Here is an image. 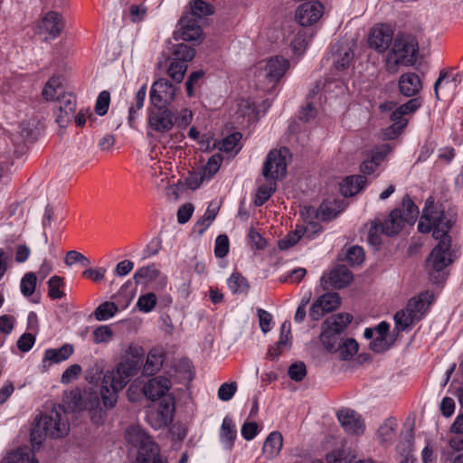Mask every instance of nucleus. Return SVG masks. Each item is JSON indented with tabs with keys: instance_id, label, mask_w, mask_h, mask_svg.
I'll return each mask as SVG.
<instances>
[{
	"instance_id": "nucleus-44",
	"label": "nucleus",
	"mask_w": 463,
	"mask_h": 463,
	"mask_svg": "<svg viewBox=\"0 0 463 463\" xmlns=\"http://www.w3.org/2000/svg\"><path fill=\"white\" fill-rule=\"evenodd\" d=\"M58 110L75 112L76 99L71 93H61L56 98Z\"/></svg>"
},
{
	"instance_id": "nucleus-53",
	"label": "nucleus",
	"mask_w": 463,
	"mask_h": 463,
	"mask_svg": "<svg viewBox=\"0 0 463 463\" xmlns=\"http://www.w3.org/2000/svg\"><path fill=\"white\" fill-rule=\"evenodd\" d=\"M110 102V94L107 90H103L99 93L98 96L96 105H95V111L99 116H104L109 109Z\"/></svg>"
},
{
	"instance_id": "nucleus-1",
	"label": "nucleus",
	"mask_w": 463,
	"mask_h": 463,
	"mask_svg": "<svg viewBox=\"0 0 463 463\" xmlns=\"http://www.w3.org/2000/svg\"><path fill=\"white\" fill-rule=\"evenodd\" d=\"M452 222L445 213L441 205L435 203L432 197L426 200L421 218L418 224V230L422 233L433 232V237L439 240V243L431 250L427 262L435 271H440L453 262L451 239L449 232Z\"/></svg>"
},
{
	"instance_id": "nucleus-40",
	"label": "nucleus",
	"mask_w": 463,
	"mask_h": 463,
	"mask_svg": "<svg viewBox=\"0 0 463 463\" xmlns=\"http://www.w3.org/2000/svg\"><path fill=\"white\" fill-rule=\"evenodd\" d=\"M228 287L233 294L245 293L250 286L247 279L240 273H232L228 279Z\"/></svg>"
},
{
	"instance_id": "nucleus-15",
	"label": "nucleus",
	"mask_w": 463,
	"mask_h": 463,
	"mask_svg": "<svg viewBox=\"0 0 463 463\" xmlns=\"http://www.w3.org/2000/svg\"><path fill=\"white\" fill-rule=\"evenodd\" d=\"M148 125L158 133H165L174 127V113L167 108L155 107L149 111Z\"/></svg>"
},
{
	"instance_id": "nucleus-51",
	"label": "nucleus",
	"mask_w": 463,
	"mask_h": 463,
	"mask_svg": "<svg viewBox=\"0 0 463 463\" xmlns=\"http://www.w3.org/2000/svg\"><path fill=\"white\" fill-rule=\"evenodd\" d=\"M241 134L239 132L232 133L219 142L218 147L221 151L231 152L232 151L237 143L241 140Z\"/></svg>"
},
{
	"instance_id": "nucleus-49",
	"label": "nucleus",
	"mask_w": 463,
	"mask_h": 463,
	"mask_svg": "<svg viewBox=\"0 0 463 463\" xmlns=\"http://www.w3.org/2000/svg\"><path fill=\"white\" fill-rule=\"evenodd\" d=\"M156 304V297L154 293L149 292L141 295L137 300V307L145 313L150 312Z\"/></svg>"
},
{
	"instance_id": "nucleus-41",
	"label": "nucleus",
	"mask_w": 463,
	"mask_h": 463,
	"mask_svg": "<svg viewBox=\"0 0 463 463\" xmlns=\"http://www.w3.org/2000/svg\"><path fill=\"white\" fill-rule=\"evenodd\" d=\"M358 351V344L353 338H347L345 340H342L339 348L336 349V352L339 354V356L342 360H347L354 355Z\"/></svg>"
},
{
	"instance_id": "nucleus-42",
	"label": "nucleus",
	"mask_w": 463,
	"mask_h": 463,
	"mask_svg": "<svg viewBox=\"0 0 463 463\" xmlns=\"http://www.w3.org/2000/svg\"><path fill=\"white\" fill-rule=\"evenodd\" d=\"M61 87V79L60 77H52L45 84L43 90V97L46 100L54 99Z\"/></svg>"
},
{
	"instance_id": "nucleus-38",
	"label": "nucleus",
	"mask_w": 463,
	"mask_h": 463,
	"mask_svg": "<svg viewBox=\"0 0 463 463\" xmlns=\"http://www.w3.org/2000/svg\"><path fill=\"white\" fill-rule=\"evenodd\" d=\"M118 310V308L114 302L106 301L95 309L94 316L98 321H104L112 317Z\"/></svg>"
},
{
	"instance_id": "nucleus-6",
	"label": "nucleus",
	"mask_w": 463,
	"mask_h": 463,
	"mask_svg": "<svg viewBox=\"0 0 463 463\" xmlns=\"http://www.w3.org/2000/svg\"><path fill=\"white\" fill-rule=\"evenodd\" d=\"M434 300V294L426 290L411 298L405 309L398 311L394 316L395 326L398 330H404L410 325L420 321L428 311Z\"/></svg>"
},
{
	"instance_id": "nucleus-12",
	"label": "nucleus",
	"mask_w": 463,
	"mask_h": 463,
	"mask_svg": "<svg viewBox=\"0 0 463 463\" xmlns=\"http://www.w3.org/2000/svg\"><path fill=\"white\" fill-rule=\"evenodd\" d=\"M393 40V32L387 24H376L371 29L368 36L370 48L383 53L388 50Z\"/></svg>"
},
{
	"instance_id": "nucleus-11",
	"label": "nucleus",
	"mask_w": 463,
	"mask_h": 463,
	"mask_svg": "<svg viewBox=\"0 0 463 463\" xmlns=\"http://www.w3.org/2000/svg\"><path fill=\"white\" fill-rule=\"evenodd\" d=\"M353 280V274L344 265H338L328 273H325L320 279V285L324 290L333 288H343L347 287Z\"/></svg>"
},
{
	"instance_id": "nucleus-16",
	"label": "nucleus",
	"mask_w": 463,
	"mask_h": 463,
	"mask_svg": "<svg viewBox=\"0 0 463 463\" xmlns=\"http://www.w3.org/2000/svg\"><path fill=\"white\" fill-rule=\"evenodd\" d=\"M324 5L318 1L301 4L296 11V20L302 26H309L317 23L322 16Z\"/></svg>"
},
{
	"instance_id": "nucleus-60",
	"label": "nucleus",
	"mask_w": 463,
	"mask_h": 463,
	"mask_svg": "<svg viewBox=\"0 0 463 463\" xmlns=\"http://www.w3.org/2000/svg\"><path fill=\"white\" fill-rule=\"evenodd\" d=\"M205 179H207L205 172L200 170L198 172L190 173L185 179V183L190 189L195 190L202 184V183Z\"/></svg>"
},
{
	"instance_id": "nucleus-20",
	"label": "nucleus",
	"mask_w": 463,
	"mask_h": 463,
	"mask_svg": "<svg viewBox=\"0 0 463 463\" xmlns=\"http://www.w3.org/2000/svg\"><path fill=\"white\" fill-rule=\"evenodd\" d=\"M136 284H147L158 280L157 287L164 288L167 283V278L162 275L155 264L139 268L133 276Z\"/></svg>"
},
{
	"instance_id": "nucleus-27",
	"label": "nucleus",
	"mask_w": 463,
	"mask_h": 463,
	"mask_svg": "<svg viewBox=\"0 0 463 463\" xmlns=\"http://www.w3.org/2000/svg\"><path fill=\"white\" fill-rule=\"evenodd\" d=\"M165 360V354L162 349H152L146 357V364L143 367V373L146 375H154L162 367Z\"/></svg>"
},
{
	"instance_id": "nucleus-14",
	"label": "nucleus",
	"mask_w": 463,
	"mask_h": 463,
	"mask_svg": "<svg viewBox=\"0 0 463 463\" xmlns=\"http://www.w3.org/2000/svg\"><path fill=\"white\" fill-rule=\"evenodd\" d=\"M178 26L179 28L174 32L175 40L194 42L202 38L203 31L198 24V20L190 17V15H183L178 23Z\"/></svg>"
},
{
	"instance_id": "nucleus-3",
	"label": "nucleus",
	"mask_w": 463,
	"mask_h": 463,
	"mask_svg": "<svg viewBox=\"0 0 463 463\" xmlns=\"http://www.w3.org/2000/svg\"><path fill=\"white\" fill-rule=\"evenodd\" d=\"M137 371L136 362L130 359L122 361L116 369L107 371L101 382V398L105 407L112 408L118 399V392L121 391L129 379Z\"/></svg>"
},
{
	"instance_id": "nucleus-31",
	"label": "nucleus",
	"mask_w": 463,
	"mask_h": 463,
	"mask_svg": "<svg viewBox=\"0 0 463 463\" xmlns=\"http://www.w3.org/2000/svg\"><path fill=\"white\" fill-rule=\"evenodd\" d=\"M236 439V430L230 417H225L220 430V439L223 447L231 449Z\"/></svg>"
},
{
	"instance_id": "nucleus-18",
	"label": "nucleus",
	"mask_w": 463,
	"mask_h": 463,
	"mask_svg": "<svg viewBox=\"0 0 463 463\" xmlns=\"http://www.w3.org/2000/svg\"><path fill=\"white\" fill-rule=\"evenodd\" d=\"M337 419L345 431L352 435H362L364 431V422L361 416L353 410L338 411Z\"/></svg>"
},
{
	"instance_id": "nucleus-59",
	"label": "nucleus",
	"mask_w": 463,
	"mask_h": 463,
	"mask_svg": "<svg viewBox=\"0 0 463 463\" xmlns=\"http://www.w3.org/2000/svg\"><path fill=\"white\" fill-rule=\"evenodd\" d=\"M326 460L327 463H348L350 458L346 450L338 449L329 452L326 457Z\"/></svg>"
},
{
	"instance_id": "nucleus-29",
	"label": "nucleus",
	"mask_w": 463,
	"mask_h": 463,
	"mask_svg": "<svg viewBox=\"0 0 463 463\" xmlns=\"http://www.w3.org/2000/svg\"><path fill=\"white\" fill-rule=\"evenodd\" d=\"M365 182L366 179L363 175H352L346 177L340 186L342 195L348 197L358 194L363 189Z\"/></svg>"
},
{
	"instance_id": "nucleus-56",
	"label": "nucleus",
	"mask_w": 463,
	"mask_h": 463,
	"mask_svg": "<svg viewBox=\"0 0 463 463\" xmlns=\"http://www.w3.org/2000/svg\"><path fill=\"white\" fill-rule=\"evenodd\" d=\"M237 391V383L235 382L230 383H222L218 390V398L221 401H230Z\"/></svg>"
},
{
	"instance_id": "nucleus-64",
	"label": "nucleus",
	"mask_w": 463,
	"mask_h": 463,
	"mask_svg": "<svg viewBox=\"0 0 463 463\" xmlns=\"http://www.w3.org/2000/svg\"><path fill=\"white\" fill-rule=\"evenodd\" d=\"M192 118V111L184 109L180 111L177 117H174V124L175 123L180 128H185L191 123Z\"/></svg>"
},
{
	"instance_id": "nucleus-58",
	"label": "nucleus",
	"mask_w": 463,
	"mask_h": 463,
	"mask_svg": "<svg viewBox=\"0 0 463 463\" xmlns=\"http://www.w3.org/2000/svg\"><path fill=\"white\" fill-rule=\"evenodd\" d=\"M307 374V367L303 362L292 364L288 368L289 377L296 381L300 382Z\"/></svg>"
},
{
	"instance_id": "nucleus-39",
	"label": "nucleus",
	"mask_w": 463,
	"mask_h": 463,
	"mask_svg": "<svg viewBox=\"0 0 463 463\" xmlns=\"http://www.w3.org/2000/svg\"><path fill=\"white\" fill-rule=\"evenodd\" d=\"M37 286V277L33 272H26L20 282V290L23 296L31 297Z\"/></svg>"
},
{
	"instance_id": "nucleus-45",
	"label": "nucleus",
	"mask_w": 463,
	"mask_h": 463,
	"mask_svg": "<svg viewBox=\"0 0 463 463\" xmlns=\"http://www.w3.org/2000/svg\"><path fill=\"white\" fill-rule=\"evenodd\" d=\"M63 286V279L59 276H52L48 281V295L52 299L61 298L63 291L61 288Z\"/></svg>"
},
{
	"instance_id": "nucleus-54",
	"label": "nucleus",
	"mask_w": 463,
	"mask_h": 463,
	"mask_svg": "<svg viewBox=\"0 0 463 463\" xmlns=\"http://www.w3.org/2000/svg\"><path fill=\"white\" fill-rule=\"evenodd\" d=\"M422 105V99L420 97H415L411 99L406 103L398 107L399 113L403 114L405 116L413 114L417 111Z\"/></svg>"
},
{
	"instance_id": "nucleus-25",
	"label": "nucleus",
	"mask_w": 463,
	"mask_h": 463,
	"mask_svg": "<svg viewBox=\"0 0 463 463\" xmlns=\"http://www.w3.org/2000/svg\"><path fill=\"white\" fill-rule=\"evenodd\" d=\"M381 232L388 236L398 234L404 226V221L402 218V211L400 209H393L384 222L381 223Z\"/></svg>"
},
{
	"instance_id": "nucleus-63",
	"label": "nucleus",
	"mask_w": 463,
	"mask_h": 463,
	"mask_svg": "<svg viewBox=\"0 0 463 463\" xmlns=\"http://www.w3.org/2000/svg\"><path fill=\"white\" fill-rule=\"evenodd\" d=\"M35 342V336L30 333H24L17 341V347L22 352H28Z\"/></svg>"
},
{
	"instance_id": "nucleus-34",
	"label": "nucleus",
	"mask_w": 463,
	"mask_h": 463,
	"mask_svg": "<svg viewBox=\"0 0 463 463\" xmlns=\"http://www.w3.org/2000/svg\"><path fill=\"white\" fill-rule=\"evenodd\" d=\"M402 218L404 222L414 223L419 216V209L417 205L411 201V199L406 195L403 197L402 202Z\"/></svg>"
},
{
	"instance_id": "nucleus-13",
	"label": "nucleus",
	"mask_w": 463,
	"mask_h": 463,
	"mask_svg": "<svg viewBox=\"0 0 463 463\" xmlns=\"http://www.w3.org/2000/svg\"><path fill=\"white\" fill-rule=\"evenodd\" d=\"M175 404L171 401L164 400L157 407L150 408L146 419L154 429L166 426L172 420Z\"/></svg>"
},
{
	"instance_id": "nucleus-61",
	"label": "nucleus",
	"mask_w": 463,
	"mask_h": 463,
	"mask_svg": "<svg viewBox=\"0 0 463 463\" xmlns=\"http://www.w3.org/2000/svg\"><path fill=\"white\" fill-rule=\"evenodd\" d=\"M302 230H296L294 232L288 234L284 239L279 241V247L280 250H287L289 247L294 246L302 237Z\"/></svg>"
},
{
	"instance_id": "nucleus-35",
	"label": "nucleus",
	"mask_w": 463,
	"mask_h": 463,
	"mask_svg": "<svg viewBox=\"0 0 463 463\" xmlns=\"http://www.w3.org/2000/svg\"><path fill=\"white\" fill-rule=\"evenodd\" d=\"M317 302L320 305L324 311L330 313L340 307L341 298L335 292H328L318 298Z\"/></svg>"
},
{
	"instance_id": "nucleus-46",
	"label": "nucleus",
	"mask_w": 463,
	"mask_h": 463,
	"mask_svg": "<svg viewBox=\"0 0 463 463\" xmlns=\"http://www.w3.org/2000/svg\"><path fill=\"white\" fill-rule=\"evenodd\" d=\"M345 260L352 266L360 265L364 260L363 248L359 246L350 247L345 254Z\"/></svg>"
},
{
	"instance_id": "nucleus-22",
	"label": "nucleus",
	"mask_w": 463,
	"mask_h": 463,
	"mask_svg": "<svg viewBox=\"0 0 463 463\" xmlns=\"http://www.w3.org/2000/svg\"><path fill=\"white\" fill-rule=\"evenodd\" d=\"M398 85L401 94L407 98L417 96L422 90V81L415 72L402 74Z\"/></svg>"
},
{
	"instance_id": "nucleus-23",
	"label": "nucleus",
	"mask_w": 463,
	"mask_h": 463,
	"mask_svg": "<svg viewBox=\"0 0 463 463\" xmlns=\"http://www.w3.org/2000/svg\"><path fill=\"white\" fill-rule=\"evenodd\" d=\"M74 352V348L70 344H65L60 348H50L45 350L43 359V367L50 368L54 364H60L69 359Z\"/></svg>"
},
{
	"instance_id": "nucleus-47",
	"label": "nucleus",
	"mask_w": 463,
	"mask_h": 463,
	"mask_svg": "<svg viewBox=\"0 0 463 463\" xmlns=\"http://www.w3.org/2000/svg\"><path fill=\"white\" fill-rule=\"evenodd\" d=\"M113 336V331L109 326H99L93 332V342L95 344L108 343Z\"/></svg>"
},
{
	"instance_id": "nucleus-9",
	"label": "nucleus",
	"mask_w": 463,
	"mask_h": 463,
	"mask_svg": "<svg viewBox=\"0 0 463 463\" xmlns=\"http://www.w3.org/2000/svg\"><path fill=\"white\" fill-rule=\"evenodd\" d=\"M287 154L288 149L285 147L279 150L274 149L269 152L262 169V175L267 181H275L286 175Z\"/></svg>"
},
{
	"instance_id": "nucleus-4",
	"label": "nucleus",
	"mask_w": 463,
	"mask_h": 463,
	"mask_svg": "<svg viewBox=\"0 0 463 463\" xmlns=\"http://www.w3.org/2000/svg\"><path fill=\"white\" fill-rule=\"evenodd\" d=\"M418 42L411 35H397L385 59L386 70L396 73L400 66H412L417 59Z\"/></svg>"
},
{
	"instance_id": "nucleus-37",
	"label": "nucleus",
	"mask_w": 463,
	"mask_h": 463,
	"mask_svg": "<svg viewBox=\"0 0 463 463\" xmlns=\"http://www.w3.org/2000/svg\"><path fill=\"white\" fill-rule=\"evenodd\" d=\"M268 184H262L258 188L255 195L254 203L257 206L263 205L276 191L274 181H267Z\"/></svg>"
},
{
	"instance_id": "nucleus-26",
	"label": "nucleus",
	"mask_w": 463,
	"mask_h": 463,
	"mask_svg": "<svg viewBox=\"0 0 463 463\" xmlns=\"http://www.w3.org/2000/svg\"><path fill=\"white\" fill-rule=\"evenodd\" d=\"M283 446V437L280 432H271L263 444V454L269 459L276 458Z\"/></svg>"
},
{
	"instance_id": "nucleus-32",
	"label": "nucleus",
	"mask_w": 463,
	"mask_h": 463,
	"mask_svg": "<svg viewBox=\"0 0 463 463\" xmlns=\"http://www.w3.org/2000/svg\"><path fill=\"white\" fill-rule=\"evenodd\" d=\"M2 463H38L34 455L28 449H19L7 454Z\"/></svg>"
},
{
	"instance_id": "nucleus-30",
	"label": "nucleus",
	"mask_w": 463,
	"mask_h": 463,
	"mask_svg": "<svg viewBox=\"0 0 463 463\" xmlns=\"http://www.w3.org/2000/svg\"><path fill=\"white\" fill-rule=\"evenodd\" d=\"M195 55V50L185 43L174 44L170 49L169 59L173 61L184 62L192 61Z\"/></svg>"
},
{
	"instance_id": "nucleus-62",
	"label": "nucleus",
	"mask_w": 463,
	"mask_h": 463,
	"mask_svg": "<svg viewBox=\"0 0 463 463\" xmlns=\"http://www.w3.org/2000/svg\"><path fill=\"white\" fill-rule=\"evenodd\" d=\"M307 45V42L306 40V36L304 33H298L296 34L294 39L291 42V48L295 54L301 55Z\"/></svg>"
},
{
	"instance_id": "nucleus-33",
	"label": "nucleus",
	"mask_w": 463,
	"mask_h": 463,
	"mask_svg": "<svg viewBox=\"0 0 463 463\" xmlns=\"http://www.w3.org/2000/svg\"><path fill=\"white\" fill-rule=\"evenodd\" d=\"M397 422L393 418L383 421L377 430V437L382 444L390 443L395 437Z\"/></svg>"
},
{
	"instance_id": "nucleus-48",
	"label": "nucleus",
	"mask_w": 463,
	"mask_h": 463,
	"mask_svg": "<svg viewBox=\"0 0 463 463\" xmlns=\"http://www.w3.org/2000/svg\"><path fill=\"white\" fill-rule=\"evenodd\" d=\"M222 161V156L220 154L213 155L208 159L206 165L202 169L203 172H205L207 179L212 178L218 172Z\"/></svg>"
},
{
	"instance_id": "nucleus-2",
	"label": "nucleus",
	"mask_w": 463,
	"mask_h": 463,
	"mask_svg": "<svg viewBox=\"0 0 463 463\" xmlns=\"http://www.w3.org/2000/svg\"><path fill=\"white\" fill-rule=\"evenodd\" d=\"M69 431L70 424L65 408L55 405L48 413L36 420L31 431V442L33 446H39L46 436L59 439L67 436Z\"/></svg>"
},
{
	"instance_id": "nucleus-17",
	"label": "nucleus",
	"mask_w": 463,
	"mask_h": 463,
	"mask_svg": "<svg viewBox=\"0 0 463 463\" xmlns=\"http://www.w3.org/2000/svg\"><path fill=\"white\" fill-rule=\"evenodd\" d=\"M64 27L63 19L61 14L57 12H48L40 21L37 33L43 34L47 39L50 36L52 39L58 37Z\"/></svg>"
},
{
	"instance_id": "nucleus-28",
	"label": "nucleus",
	"mask_w": 463,
	"mask_h": 463,
	"mask_svg": "<svg viewBox=\"0 0 463 463\" xmlns=\"http://www.w3.org/2000/svg\"><path fill=\"white\" fill-rule=\"evenodd\" d=\"M399 109L398 108L392 111L391 114V120L392 121V125L389 128H385L383 131V137L384 139H393L397 136L401 134V132L403 130V128L408 124V119L405 118V115L403 114H398Z\"/></svg>"
},
{
	"instance_id": "nucleus-24",
	"label": "nucleus",
	"mask_w": 463,
	"mask_h": 463,
	"mask_svg": "<svg viewBox=\"0 0 463 463\" xmlns=\"http://www.w3.org/2000/svg\"><path fill=\"white\" fill-rule=\"evenodd\" d=\"M291 326L288 321H284L280 326V336L275 345L269 349V356L276 358L279 356L283 351L291 347Z\"/></svg>"
},
{
	"instance_id": "nucleus-21",
	"label": "nucleus",
	"mask_w": 463,
	"mask_h": 463,
	"mask_svg": "<svg viewBox=\"0 0 463 463\" xmlns=\"http://www.w3.org/2000/svg\"><path fill=\"white\" fill-rule=\"evenodd\" d=\"M332 54L334 56V64L337 70H344L349 67L354 58L351 43L346 40L339 41L333 46Z\"/></svg>"
},
{
	"instance_id": "nucleus-10",
	"label": "nucleus",
	"mask_w": 463,
	"mask_h": 463,
	"mask_svg": "<svg viewBox=\"0 0 463 463\" xmlns=\"http://www.w3.org/2000/svg\"><path fill=\"white\" fill-rule=\"evenodd\" d=\"M176 89L166 79H159L156 80L150 90V101L154 107L166 108L170 104L175 96Z\"/></svg>"
},
{
	"instance_id": "nucleus-19",
	"label": "nucleus",
	"mask_w": 463,
	"mask_h": 463,
	"mask_svg": "<svg viewBox=\"0 0 463 463\" xmlns=\"http://www.w3.org/2000/svg\"><path fill=\"white\" fill-rule=\"evenodd\" d=\"M171 388L170 379L165 376H156L148 380L142 388L144 395L151 400L156 401L165 396Z\"/></svg>"
},
{
	"instance_id": "nucleus-8",
	"label": "nucleus",
	"mask_w": 463,
	"mask_h": 463,
	"mask_svg": "<svg viewBox=\"0 0 463 463\" xmlns=\"http://www.w3.org/2000/svg\"><path fill=\"white\" fill-rule=\"evenodd\" d=\"M289 68V61L282 56L270 58L265 65H259L255 78L261 89H272Z\"/></svg>"
},
{
	"instance_id": "nucleus-7",
	"label": "nucleus",
	"mask_w": 463,
	"mask_h": 463,
	"mask_svg": "<svg viewBox=\"0 0 463 463\" xmlns=\"http://www.w3.org/2000/svg\"><path fill=\"white\" fill-rule=\"evenodd\" d=\"M353 317L349 313H339L326 319L322 325L320 341L325 348L335 353L342 341L341 333L351 323Z\"/></svg>"
},
{
	"instance_id": "nucleus-52",
	"label": "nucleus",
	"mask_w": 463,
	"mask_h": 463,
	"mask_svg": "<svg viewBox=\"0 0 463 463\" xmlns=\"http://www.w3.org/2000/svg\"><path fill=\"white\" fill-rule=\"evenodd\" d=\"M81 366L78 364H74L70 365L65 371L62 373L61 377V382L63 384H69L74 380H76L80 374L81 373Z\"/></svg>"
},
{
	"instance_id": "nucleus-36",
	"label": "nucleus",
	"mask_w": 463,
	"mask_h": 463,
	"mask_svg": "<svg viewBox=\"0 0 463 463\" xmlns=\"http://www.w3.org/2000/svg\"><path fill=\"white\" fill-rule=\"evenodd\" d=\"M190 7L191 12L186 14L195 19H200L213 13V7L203 0H192Z\"/></svg>"
},
{
	"instance_id": "nucleus-50",
	"label": "nucleus",
	"mask_w": 463,
	"mask_h": 463,
	"mask_svg": "<svg viewBox=\"0 0 463 463\" xmlns=\"http://www.w3.org/2000/svg\"><path fill=\"white\" fill-rule=\"evenodd\" d=\"M203 75L204 72L203 71H194L189 75L185 81V89L189 97H193L194 95V88L200 86Z\"/></svg>"
},
{
	"instance_id": "nucleus-57",
	"label": "nucleus",
	"mask_w": 463,
	"mask_h": 463,
	"mask_svg": "<svg viewBox=\"0 0 463 463\" xmlns=\"http://www.w3.org/2000/svg\"><path fill=\"white\" fill-rule=\"evenodd\" d=\"M229 252V239L225 234H221L216 238L214 254L217 258H223Z\"/></svg>"
},
{
	"instance_id": "nucleus-55",
	"label": "nucleus",
	"mask_w": 463,
	"mask_h": 463,
	"mask_svg": "<svg viewBox=\"0 0 463 463\" xmlns=\"http://www.w3.org/2000/svg\"><path fill=\"white\" fill-rule=\"evenodd\" d=\"M64 263L67 266H72L76 263H80L81 265L87 267L90 264V261L80 252L76 250H70L66 253Z\"/></svg>"
},
{
	"instance_id": "nucleus-43",
	"label": "nucleus",
	"mask_w": 463,
	"mask_h": 463,
	"mask_svg": "<svg viewBox=\"0 0 463 463\" xmlns=\"http://www.w3.org/2000/svg\"><path fill=\"white\" fill-rule=\"evenodd\" d=\"M187 64L184 62H177L171 61L168 66L167 74L171 77V79L176 83L182 82L184 80V74L187 71Z\"/></svg>"
},
{
	"instance_id": "nucleus-5",
	"label": "nucleus",
	"mask_w": 463,
	"mask_h": 463,
	"mask_svg": "<svg viewBox=\"0 0 463 463\" xmlns=\"http://www.w3.org/2000/svg\"><path fill=\"white\" fill-rule=\"evenodd\" d=\"M128 444L137 450V463H167L159 455V447L139 426L129 427L125 433Z\"/></svg>"
}]
</instances>
